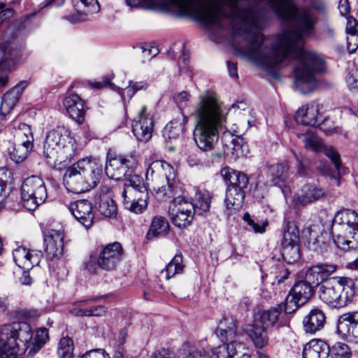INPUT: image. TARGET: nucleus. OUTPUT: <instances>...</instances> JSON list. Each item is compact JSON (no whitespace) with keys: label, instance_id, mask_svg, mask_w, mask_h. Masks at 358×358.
<instances>
[{"label":"nucleus","instance_id":"nucleus-1","mask_svg":"<svg viewBox=\"0 0 358 358\" xmlns=\"http://www.w3.org/2000/svg\"><path fill=\"white\" fill-rule=\"evenodd\" d=\"M178 16L191 17L215 29L230 27L235 50L267 71L297 61L294 86L301 94L314 90L316 76L325 71L321 55L303 48L313 36L317 17L292 0H166Z\"/></svg>","mask_w":358,"mask_h":358},{"label":"nucleus","instance_id":"nucleus-2","mask_svg":"<svg viewBox=\"0 0 358 358\" xmlns=\"http://www.w3.org/2000/svg\"><path fill=\"white\" fill-rule=\"evenodd\" d=\"M227 113L217 95L206 91L199 97L192 116L195 120L194 141L203 151L211 150L218 141L219 131L227 122Z\"/></svg>","mask_w":358,"mask_h":358},{"label":"nucleus","instance_id":"nucleus-3","mask_svg":"<svg viewBox=\"0 0 358 358\" xmlns=\"http://www.w3.org/2000/svg\"><path fill=\"white\" fill-rule=\"evenodd\" d=\"M48 340L46 328H39L33 336L27 322H13L0 327V358H20L25 352L34 356Z\"/></svg>","mask_w":358,"mask_h":358},{"label":"nucleus","instance_id":"nucleus-4","mask_svg":"<svg viewBox=\"0 0 358 358\" xmlns=\"http://www.w3.org/2000/svg\"><path fill=\"white\" fill-rule=\"evenodd\" d=\"M102 175V168L91 157L83 158L65 171L63 182L71 192L80 194L94 187Z\"/></svg>","mask_w":358,"mask_h":358},{"label":"nucleus","instance_id":"nucleus-5","mask_svg":"<svg viewBox=\"0 0 358 358\" xmlns=\"http://www.w3.org/2000/svg\"><path fill=\"white\" fill-rule=\"evenodd\" d=\"M71 131L64 126H58L46 135L43 145V157L53 167L71 162L75 155L76 147Z\"/></svg>","mask_w":358,"mask_h":358},{"label":"nucleus","instance_id":"nucleus-6","mask_svg":"<svg viewBox=\"0 0 358 358\" xmlns=\"http://www.w3.org/2000/svg\"><path fill=\"white\" fill-rule=\"evenodd\" d=\"M331 234L340 250H356L358 248L357 213L348 208L338 210L333 219Z\"/></svg>","mask_w":358,"mask_h":358},{"label":"nucleus","instance_id":"nucleus-7","mask_svg":"<svg viewBox=\"0 0 358 358\" xmlns=\"http://www.w3.org/2000/svg\"><path fill=\"white\" fill-rule=\"evenodd\" d=\"M147 180L153 182V190L161 199H169L180 190V185L176 180V173L172 165L165 161L152 162L146 171Z\"/></svg>","mask_w":358,"mask_h":358},{"label":"nucleus","instance_id":"nucleus-8","mask_svg":"<svg viewBox=\"0 0 358 358\" xmlns=\"http://www.w3.org/2000/svg\"><path fill=\"white\" fill-rule=\"evenodd\" d=\"M319 285L320 299L333 308L346 306L355 296V282L347 277H334Z\"/></svg>","mask_w":358,"mask_h":358},{"label":"nucleus","instance_id":"nucleus-9","mask_svg":"<svg viewBox=\"0 0 358 358\" xmlns=\"http://www.w3.org/2000/svg\"><path fill=\"white\" fill-rule=\"evenodd\" d=\"M47 189L41 178L31 176L24 179L21 186L23 206L28 210H35L47 199Z\"/></svg>","mask_w":358,"mask_h":358},{"label":"nucleus","instance_id":"nucleus-10","mask_svg":"<svg viewBox=\"0 0 358 358\" xmlns=\"http://www.w3.org/2000/svg\"><path fill=\"white\" fill-rule=\"evenodd\" d=\"M0 50L4 57L3 62L0 63V87H3L7 84L8 76L2 74L3 68L8 66L10 69L11 66L23 63L28 54L25 51L24 44L9 38H4L0 43Z\"/></svg>","mask_w":358,"mask_h":358},{"label":"nucleus","instance_id":"nucleus-11","mask_svg":"<svg viewBox=\"0 0 358 358\" xmlns=\"http://www.w3.org/2000/svg\"><path fill=\"white\" fill-rule=\"evenodd\" d=\"M299 238V231L295 223L286 222L283 228L281 252L287 264H293L300 259Z\"/></svg>","mask_w":358,"mask_h":358},{"label":"nucleus","instance_id":"nucleus-12","mask_svg":"<svg viewBox=\"0 0 358 358\" xmlns=\"http://www.w3.org/2000/svg\"><path fill=\"white\" fill-rule=\"evenodd\" d=\"M137 165L138 161L134 153L120 155L108 157L105 171L109 178L119 180L134 173Z\"/></svg>","mask_w":358,"mask_h":358},{"label":"nucleus","instance_id":"nucleus-13","mask_svg":"<svg viewBox=\"0 0 358 358\" xmlns=\"http://www.w3.org/2000/svg\"><path fill=\"white\" fill-rule=\"evenodd\" d=\"M312 283L306 279L294 284L283 303V309L287 314L294 313L299 306L306 303L313 294Z\"/></svg>","mask_w":358,"mask_h":358},{"label":"nucleus","instance_id":"nucleus-14","mask_svg":"<svg viewBox=\"0 0 358 358\" xmlns=\"http://www.w3.org/2000/svg\"><path fill=\"white\" fill-rule=\"evenodd\" d=\"M173 198L170 208L171 222L178 228L185 227L191 223L195 214L192 203L178 194Z\"/></svg>","mask_w":358,"mask_h":358},{"label":"nucleus","instance_id":"nucleus-15","mask_svg":"<svg viewBox=\"0 0 358 358\" xmlns=\"http://www.w3.org/2000/svg\"><path fill=\"white\" fill-rule=\"evenodd\" d=\"M124 257V250L118 242L109 243L104 246L99 252L96 260L97 266L106 271L115 270Z\"/></svg>","mask_w":358,"mask_h":358},{"label":"nucleus","instance_id":"nucleus-16","mask_svg":"<svg viewBox=\"0 0 358 358\" xmlns=\"http://www.w3.org/2000/svg\"><path fill=\"white\" fill-rule=\"evenodd\" d=\"M153 126L152 117L147 114V107L142 106L137 118L132 123V131L134 136L138 141L147 142L152 136Z\"/></svg>","mask_w":358,"mask_h":358},{"label":"nucleus","instance_id":"nucleus-17","mask_svg":"<svg viewBox=\"0 0 358 358\" xmlns=\"http://www.w3.org/2000/svg\"><path fill=\"white\" fill-rule=\"evenodd\" d=\"M63 106L69 116L78 124H82L87 107L85 101L77 94L72 93L63 100Z\"/></svg>","mask_w":358,"mask_h":358},{"label":"nucleus","instance_id":"nucleus-18","mask_svg":"<svg viewBox=\"0 0 358 358\" xmlns=\"http://www.w3.org/2000/svg\"><path fill=\"white\" fill-rule=\"evenodd\" d=\"M76 13L69 15L66 19L72 23L85 22L90 15L97 13L100 6L97 0H72Z\"/></svg>","mask_w":358,"mask_h":358},{"label":"nucleus","instance_id":"nucleus-19","mask_svg":"<svg viewBox=\"0 0 358 358\" xmlns=\"http://www.w3.org/2000/svg\"><path fill=\"white\" fill-rule=\"evenodd\" d=\"M337 331L347 339L358 343V312L347 313L340 317Z\"/></svg>","mask_w":358,"mask_h":358},{"label":"nucleus","instance_id":"nucleus-20","mask_svg":"<svg viewBox=\"0 0 358 358\" xmlns=\"http://www.w3.org/2000/svg\"><path fill=\"white\" fill-rule=\"evenodd\" d=\"M42 256L41 252L30 251L23 247H18L13 251L15 263L22 270H31L35 265H38Z\"/></svg>","mask_w":358,"mask_h":358},{"label":"nucleus","instance_id":"nucleus-21","mask_svg":"<svg viewBox=\"0 0 358 358\" xmlns=\"http://www.w3.org/2000/svg\"><path fill=\"white\" fill-rule=\"evenodd\" d=\"M47 255L50 259L59 258L63 254L64 233L60 230L51 229L44 236Z\"/></svg>","mask_w":358,"mask_h":358},{"label":"nucleus","instance_id":"nucleus-22","mask_svg":"<svg viewBox=\"0 0 358 358\" xmlns=\"http://www.w3.org/2000/svg\"><path fill=\"white\" fill-rule=\"evenodd\" d=\"M320 118V106L315 102L301 106L294 115V119L298 124L311 127L319 123Z\"/></svg>","mask_w":358,"mask_h":358},{"label":"nucleus","instance_id":"nucleus-23","mask_svg":"<svg viewBox=\"0 0 358 358\" xmlns=\"http://www.w3.org/2000/svg\"><path fill=\"white\" fill-rule=\"evenodd\" d=\"M69 209L74 217L85 227H90L94 220L92 203L85 199L76 201L71 204Z\"/></svg>","mask_w":358,"mask_h":358},{"label":"nucleus","instance_id":"nucleus-24","mask_svg":"<svg viewBox=\"0 0 358 358\" xmlns=\"http://www.w3.org/2000/svg\"><path fill=\"white\" fill-rule=\"evenodd\" d=\"M224 343L212 350V355L204 350H199L202 355H207L209 358H235L238 352L245 350V345L238 341L224 342ZM199 350V349H197Z\"/></svg>","mask_w":358,"mask_h":358},{"label":"nucleus","instance_id":"nucleus-25","mask_svg":"<svg viewBox=\"0 0 358 358\" xmlns=\"http://www.w3.org/2000/svg\"><path fill=\"white\" fill-rule=\"evenodd\" d=\"M27 86L26 82H20L10 90L5 93L2 97L0 106V120H3L6 115L14 108L18 101L22 91Z\"/></svg>","mask_w":358,"mask_h":358},{"label":"nucleus","instance_id":"nucleus-26","mask_svg":"<svg viewBox=\"0 0 358 358\" xmlns=\"http://www.w3.org/2000/svg\"><path fill=\"white\" fill-rule=\"evenodd\" d=\"M95 205L100 214L106 217L114 218L117 214V204L108 194L107 187H104L99 196H96Z\"/></svg>","mask_w":358,"mask_h":358},{"label":"nucleus","instance_id":"nucleus-27","mask_svg":"<svg viewBox=\"0 0 358 358\" xmlns=\"http://www.w3.org/2000/svg\"><path fill=\"white\" fill-rule=\"evenodd\" d=\"M337 269L335 264H318L310 268L306 273V278L313 284L320 285L328 280V277Z\"/></svg>","mask_w":358,"mask_h":358},{"label":"nucleus","instance_id":"nucleus-28","mask_svg":"<svg viewBox=\"0 0 358 358\" xmlns=\"http://www.w3.org/2000/svg\"><path fill=\"white\" fill-rule=\"evenodd\" d=\"M330 348L324 341L313 339L307 343L303 350V358H327Z\"/></svg>","mask_w":358,"mask_h":358},{"label":"nucleus","instance_id":"nucleus-29","mask_svg":"<svg viewBox=\"0 0 358 358\" xmlns=\"http://www.w3.org/2000/svg\"><path fill=\"white\" fill-rule=\"evenodd\" d=\"M326 323V317L322 310L315 308L303 319L304 330L307 333L315 334L320 331Z\"/></svg>","mask_w":358,"mask_h":358},{"label":"nucleus","instance_id":"nucleus-30","mask_svg":"<svg viewBox=\"0 0 358 358\" xmlns=\"http://www.w3.org/2000/svg\"><path fill=\"white\" fill-rule=\"evenodd\" d=\"M236 322L232 317H224L219 322L215 333L222 342H229L236 341Z\"/></svg>","mask_w":358,"mask_h":358},{"label":"nucleus","instance_id":"nucleus-31","mask_svg":"<svg viewBox=\"0 0 358 358\" xmlns=\"http://www.w3.org/2000/svg\"><path fill=\"white\" fill-rule=\"evenodd\" d=\"M325 155L329 158L334 165L335 171H332L329 168H324L322 173L329 176L333 180V185H340V176L341 174V164L338 153L332 147H328L324 149Z\"/></svg>","mask_w":358,"mask_h":358},{"label":"nucleus","instance_id":"nucleus-32","mask_svg":"<svg viewBox=\"0 0 358 358\" xmlns=\"http://www.w3.org/2000/svg\"><path fill=\"white\" fill-rule=\"evenodd\" d=\"M324 195L323 189L317 187L313 184L303 185L296 196L297 201L303 206L313 203Z\"/></svg>","mask_w":358,"mask_h":358},{"label":"nucleus","instance_id":"nucleus-33","mask_svg":"<svg viewBox=\"0 0 358 358\" xmlns=\"http://www.w3.org/2000/svg\"><path fill=\"white\" fill-rule=\"evenodd\" d=\"M245 331L256 348L261 350L268 345L269 338L264 327L257 324H249Z\"/></svg>","mask_w":358,"mask_h":358},{"label":"nucleus","instance_id":"nucleus-34","mask_svg":"<svg viewBox=\"0 0 358 358\" xmlns=\"http://www.w3.org/2000/svg\"><path fill=\"white\" fill-rule=\"evenodd\" d=\"M224 180L228 184L227 187L245 189L248 184V178L245 174L229 167L221 170Z\"/></svg>","mask_w":358,"mask_h":358},{"label":"nucleus","instance_id":"nucleus-35","mask_svg":"<svg viewBox=\"0 0 358 358\" xmlns=\"http://www.w3.org/2000/svg\"><path fill=\"white\" fill-rule=\"evenodd\" d=\"M169 231V224L167 220L160 215L153 217L150 228L147 232L146 238L152 240L155 238L166 236Z\"/></svg>","mask_w":358,"mask_h":358},{"label":"nucleus","instance_id":"nucleus-36","mask_svg":"<svg viewBox=\"0 0 358 358\" xmlns=\"http://www.w3.org/2000/svg\"><path fill=\"white\" fill-rule=\"evenodd\" d=\"M288 166L287 164H278L269 166L270 183L271 185L282 188L287 176Z\"/></svg>","mask_w":358,"mask_h":358},{"label":"nucleus","instance_id":"nucleus-37","mask_svg":"<svg viewBox=\"0 0 358 358\" xmlns=\"http://www.w3.org/2000/svg\"><path fill=\"white\" fill-rule=\"evenodd\" d=\"M283 308V304L278 305L267 310H264L259 314L258 321L264 328L273 327L275 324L280 326L278 323L281 310Z\"/></svg>","mask_w":358,"mask_h":358},{"label":"nucleus","instance_id":"nucleus-38","mask_svg":"<svg viewBox=\"0 0 358 358\" xmlns=\"http://www.w3.org/2000/svg\"><path fill=\"white\" fill-rule=\"evenodd\" d=\"M33 16L34 14L26 15L10 22L5 31L4 38H8L12 41L15 40L17 36L25 30L27 23Z\"/></svg>","mask_w":358,"mask_h":358},{"label":"nucleus","instance_id":"nucleus-39","mask_svg":"<svg viewBox=\"0 0 358 358\" xmlns=\"http://www.w3.org/2000/svg\"><path fill=\"white\" fill-rule=\"evenodd\" d=\"M211 196L207 191H198L196 192L195 199L192 206H194V212L199 215H206L210 207Z\"/></svg>","mask_w":358,"mask_h":358},{"label":"nucleus","instance_id":"nucleus-40","mask_svg":"<svg viewBox=\"0 0 358 358\" xmlns=\"http://www.w3.org/2000/svg\"><path fill=\"white\" fill-rule=\"evenodd\" d=\"M244 189L227 187L225 196V204L227 210L238 209L245 198Z\"/></svg>","mask_w":358,"mask_h":358},{"label":"nucleus","instance_id":"nucleus-41","mask_svg":"<svg viewBox=\"0 0 358 358\" xmlns=\"http://www.w3.org/2000/svg\"><path fill=\"white\" fill-rule=\"evenodd\" d=\"M182 113V121L176 120L171 121L165 127L164 135L169 139H176L183 134L185 131V124L187 123L189 117Z\"/></svg>","mask_w":358,"mask_h":358},{"label":"nucleus","instance_id":"nucleus-42","mask_svg":"<svg viewBox=\"0 0 358 358\" xmlns=\"http://www.w3.org/2000/svg\"><path fill=\"white\" fill-rule=\"evenodd\" d=\"M15 128V123L13 125ZM34 136L29 125L24 123L18 124L15 129L14 143L33 146Z\"/></svg>","mask_w":358,"mask_h":358},{"label":"nucleus","instance_id":"nucleus-43","mask_svg":"<svg viewBox=\"0 0 358 358\" xmlns=\"http://www.w3.org/2000/svg\"><path fill=\"white\" fill-rule=\"evenodd\" d=\"M184 265L182 264V256L181 254H176L171 261L166 265V268L161 271V275H164L166 280H169L178 273H181L183 271Z\"/></svg>","mask_w":358,"mask_h":358},{"label":"nucleus","instance_id":"nucleus-44","mask_svg":"<svg viewBox=\"0 0 358 358\" xmlns=\"http://www.w3.org/2000/svg\"><path fill=\"white\" fill-rule=\"evenodd\" d=\"M32 148L31 145L13 143V148L9 151L10 157L16 164L22 163L27 159Z\"/></svg>","mask_w":358,"mask_h":358},{"label":"nucleus","instance_id":"nucleus-45","mask_svg":"<svg viewBox=\"0 0 358 358\" xmlns=\"http://www.w3.org/2000/svg\"><path fill=\"white\" fill-rule=\"evenodd\" d=\"M148 86L149 85L146 80H141L139 82H133L129 80L128 86L124 89L119 88L118 92L122 99H125L126 98H128L129 99H131L135 93L141 90H147Z\"/></svg>","mask_w":358,"mask_h":358},{"label":"nucleus","instance_id":"nucleus-46","mask_svg":"<svg viewBox=\"0 0 358 358\" xmlns=\"http://www.w3.org/2000/svg\"><path fill=\"white\" fill-rule=\"evenodd\" d=\"M294 156L296 162V168L297 174L301 177L310 176L312 170L310 159L300 152H294Z\"/></svg>","mask_w":358,"mask_h":358},{"label":"nucleus","instance_id":"nucleus-47","mask_svg":"<svg viewBox=\"0 0 358 358\" xmlns=\"http://www.w3.org/2000/svg\"><path fill=\"white\" fill-rule=\"evenodd\" d=\"M299 137L301 138L306 150L313 152H317L321 150L322 144L313 129H308L306 134H301Z\"/></svg>","mask_w":358,"mask_h":358},{"label":"nucleus","instance_id":"nucleus-48","mask_svg":"<svg viewBox=\"0 0 358 358\" xmlns=\"http://www.w3.org/2000/svg\"><path fill=\"white\" fill-rule=\"evenodd\" d=\"M123 199L138 200L140 202L148 201L149 194L147 189H134L125 187L122 193Z\"/></svg>","mask_w":358,"mask_h":358},{"label":"nucleus","instance_id":"nucleus-49","mask_svg":"<svg viewBox=\"0 0 358 358\" xmlns=\"http://www.w3.org/2000/svg\"><path fill=\"white\" fill-rule=\"evenodd\" d=\"M57 354L59 358H73V343L69 337H63L58 343Z\"/></svg>","mask_w":358,"mask_h":358},{"label":"nucleus","instance_id":"nucleus-50","mask_svg":"<svg viewBox=\"0 0 358 358\" xmlns=\"http://www.w3.org/2000/svg\"><path fill=\"white\" fill-rule=\"evenodd\" d=\"M329 355L332 358H350L352 351L346 343L337 342L330 348Z\"/></svg>","mask_w":358,"mask_h":358},{"label":"nucleus","instance_id":"nucleus-51","mask_svg":"<svg viewBox=\"0 0 358 358\" xmlns=\"http://www.w3.org/2000/svg\"><path fill=\"white\" fill-rule=\"evenodd\" d=\"M123 206L125 209L136 214L142 213L148 207V202H140L138 200L123 199Z\"/></svg>","mask_w":358,"mask_h":358},{"label":"nucleus","instance_id":"nucleus-52","mask_svg":"<svg viewBox=\"0 0 358 358\" xmlns=\"http://www.w3.org/2000/svg\"><path fill=\"white\" fill-rule=\"evenodd\" d=\"M347 33L351 35V40L355 39L352 48L349 47V52L353 53L358 48V23L355 19L349 20L346 27Z\"/></svg>","mask_w":358,"mask_h":358},{"label":"nucleus","instance_id":"nucleus-53","mask_svg":"<svg viewBox=\"0 0 358 358\" xmlns=\"http://www.w3.org/2000/svg\"><path fill=\"white\" fill-rule=\"evenodd\" d=\"M9 176L6 172L0 173V201L6 199L11 192V186L8 182Z\"/></svg>","mask_w":358,"mask_h":358},{"label":"nucleus","instance_id":"nucleus-54","mask_svg":"<svg viewBox=\"0 0 358 358\" xmlns=\"http://www.w3.org/2000/svg\"><path fill=\"white\" fill-rule=\"evenodd\" d=\"M126 182L124 183L125 187H132L134 189H147L143 178L137 174L131 173L127 175Z\"/></svg>","mask_w":358,"mask_h":358},{"label":"nucleus","instance_id":"nucleus-55","mask_svg":"<svg viewBox=\"0 0 358 358\" xmlns=\"http://www.w3.org/2000/svg\"><path fill=\"white\" fill-rule=\"evenodd\" d=\"M180 358H209L207 355H202L194 346L184 345Z\"/></svg>","mask_w":358,"mask_h":358},{"label":"nucleus","instance_id":"nucleus-56","mask_svg":"<svg viewBox=\"0 0 358 358\" xmlns=\"http://www.w3.org/2000/svg\"><path fill=\"white\" fill-rule=\"evenodd\" d=\"M191 97L192 96L189 92L183 90L178 93L173 99L177 106L181 108L186 105L187 102L191 99Z\"/></svg>","mask_w":358,"mask_h":358},{"label":"nucleus","instance_id":"nucleus-57","mask_svg":"<svg viewBox=\"0 0 358 358\" xmlns=\"http://www.w3.org/2000/svg\"><path fill=\"white\" fill-rule=\"evenodd\" d=\"M14 15V10L7 7L6 3L0 2V24Z\"/></svg>","mask_w":358,"mask_h":358},{"label":"nucleus","instance_id":"nucleus-58","mask_svg":"<svg viewBox=\"0 0 358 358\" xmlns=\"http://www.w3.org/2000/svg\"><path fill=\"white\" fill-rule=\"evenodd\" d=\"M81 358H109V356L103 350L96 349L88 351ZM115 358H122V356L119 355Z\"/></svg>","mask_w":358,"mask_h":358},{"label":"nucleus","instance_id":"nucleus-59","mask_svg":"<svg viewBox=\"0 0 358 358\" xmlns=\"http://www.w3.org/2000/svg\"><path fill=\"white\" fill-rule=\"evenodd\" d=\"M348 86L353 89H358V71L352 70L346 77Z\"/></svg>","mask_w":358,"mask_h":358},{"label":"nucleus","instance_id":"nucleus-60","mask_svg":"<svg viewBox=\"0 0 358 358\" xmlns=\"http://www.w3.org/2000/svg\"><path fill=\"white\" fill-rule=\"evenodd\" d=\"M107 311V308L103 306H95L90 308H87V315L89 317L90 316H96L100 317L103 316L106 314Z\"/></svg>","mask_w":358,"mask_h":358},{"label":"nucleus","instance_id":"nucleus-61","mask_svg":"<svg viewBox=\"0 0 358 358\" xmlns=\"http://www.w3.org/2000/svg\"><path fill=\"white\" fill-rule=\"evenodd\" d=\"M159 51L155 47H150L149 48L143 47L142 48L141 57L144 59H150L152 57H155L158 54Z\"/></svg>","mask_w":358,"mask_h":358},{"label":"nucleus","instance_id":"nucleus-62","mask_svg":"<svg viewBox=\"0 0 358 358\" xmlns=\"http://www.w3.org/2000/svg\"><path fill=\"white\" fill-rule=\"evenodd\" d=\"M230 110H234L235 113L239 110L250 113V108L248 105L243 101H239L232 104Z\"/></svg>","mask_w":358,"mask_h":358},{"label":"nucleus","instance_id":"nucleus-63","mask_svg":"<svg viewBox=\"0 0 358 358\" xmlns=\"http://www.w3.org/2000/svg\"><path fill=\"white\" fill-rule=\"evenodd\" d=\"M338 9L343 16H347L350 11V3L348 0H340Z\"/></svg>","mask_w":358,"mask_h":358},{"label":"nucleus","instance_id":"nucleus-64","mask_svg":"<svg viewBox=\"0 0 358 358\" xmlns=\"http://www.w3.org/2000/svg\"><path fill=\"white\" fill-rule=\"evenodd\" d=\"M150 358H174V355L170 350L164 348L154 353Z\"/></svg>","mask_w":358,"mask_h":358}]
</instances>
